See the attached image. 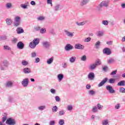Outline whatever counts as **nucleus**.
<instances>
[{
  "label": "nucleus",
  "mask_w": 125,
  "mask_h": 125,
  "mask_svg": "<svg viewBox=\"0 0 125 125\" xmlns=\"http://www.w3.org/2000/svg\"><path fill=\"white\" fill-rule=\"evenodd\" d=\"M39 43H40V39L38 38H35L32 42L29 43V47L30 48L34 49V48H36V46H37Z\"/></svg>",
  "instance_id": "f257e3e1"
},
{
  "label": "nucleus",
  "mask_w": 125,
  "mask_h": 125,
  "mask_svg": "<svg viewBox=\"0 0 125 125\" xmlns=\"http://www.w3.org/2000/svg\"><path fill=\"white\" fill-rule=\"evenodd\" d=\"M14 21V26L15 27H18L21 23V18L19 16H16L15 17Z\"/></svg>",
  "instance_id": "f03ea898"
},
{
  "label": "nucleus",
  "mask_w": 125,
  "mask_h": 125,
  "mask_svg": "<svg viewBox=\"0 0 125 125\" xmlns=\"http://www.w3.org/2000/svg\"><path fill=\"white\" fill-rule=\"evenodd\" d=\"M6 125H15L16 124L15 120L11 118H9L7 119L6 121Z\"/></svg>",
  "instance_id": "7ed1b4c3"
},
{
  "label": "nucleus",
  "mask_w": 125,
  "mask_h": 125,
  "mask_svg": "<svg viewBox=\"0 0 125 125\" xmlns=\"http://www.w3.org/2000/svg\"><path fill=\"white\" fill-rule=\"evenodd\" d=\"M42 45L44 48H45L46 49H49L51 44H50V42L47 41H43L42 42Z\"/></svg>",
  "instance_id": "20e7f679"
},
{
  "label": "nucleus",
  "mask_w": 125,
  "mask_h": 125,
  "mask_svg": "<svg viewBox=\"0 0 125 125\" xmlns=\"http://www.w3.org/2000/svg\"><path fill=\"white\" fill-rule=\"evenodd\" d=\"M108 3V2L107 1H103L97 7L98 10L100 11V7H103V6L107 7Z\"/></svg>",
  "instance_id": "39448f33"
},
{
  "label": "nucleus",
  "mask_w": 125,
  "mask_h": 125,
  "mask_svg": "<svg viewBox=\"0 0 125 125\" xmlns=\"http://www.w3.org/2000/svg\"><path fill=\"white\" fill-rule=\"evenodd\" d=\"M106 90L108 91L109 93L113 94L116 92V91L114 89H113V87L110 85H106L105 86Z\"/></svg>",
  "instance_id": "423d86ee"
},
{
  "label": "nucleus",
  "mask_w": 125,
  "mask_h": 125,
  "mask_svg": "<svg viewBox=\"0 0 125 125\" xmlns=\"http://www.w3.org/2000/svg\"><path fill=\"white\" fill-rule=\"evenodd\" d=\"M21 84L24 87L28 86V84H29V79L28 78L23 79L21 82Z\"/></svg>",
  "instance_id": "0eeeda50"
},
{
  "label": "nucleus",
  "mask_w": 125,
  "mask_h": 125,
  "mask_svg": "<svg viewBox=\"0 0 125 125\" xmlns=\"http://www.w3.org/2000/svg\"><path fill=\"white\" fill-rule=\"evenodd\" d=\"M74 47L75 49H81L83 50L84 48V46L80 43H77L75 45Z\"/></svg>",
  "instance_id": "6e6552de"
},
{
  "label": "nucleus",
  "mask_w": 125,
  "mask_h": 125,
  "mask_svg": "<svg viewBox=\"0 0 125 125\" xmlns=\"http://www.w3.org/2000/svg\"><path fill=\"white\" fill-rule=\"evenodd\" d=\"M24 46H25V45L22 42H20L17 44V47L19 49H23V48H24Z\"/></svg>",
  "instance_id": "1a4fd4ad"
},
{
  "label": "nucleus",
  "mask_w": 125,
  "mask_h": 125,
  "mask_svg": "<svg viewBox=\"0 0 125 125\" xmlns=\"http://www.w3.org/2000/svg\"><path fill=\"white\" fill-rule=\"evenodd\" d=\"M65 49L66 51H69V50H71L74 49V46L71 44H67L65 47Z\"/></svg>",
  "instance_id": "9d476101"
},
{
  "label": "nucleus",
  "mask_w": 125,
  "mask_h": 125,
  "mask_svg": "<svg viewBox=\"0 0 125 125\" xmlns=\"http://www.w3.org/2000/svg\"><path fill=\"white\" fill-rule=\"evenodd\" d=\"M107 81H108V78H104L102 82L98 84L99 87H101V86H103L106 83H107Z\"/></svg>",
  "instance_id": "9b49d317"
},
{
  "label": "nucleus",
  "mask_w": 125,
  "mask_h": 125,
  "mask_svg": "<svg viewBox=\"0 0 125 125\" xmlns=\"http://www.w3.org/2000/svg\"><path fill=\"white\" fill-rule=\"evenodd\" d=\"M103 53L106 55H110L111 53V50L109 48H105L103 50Z\"/></svg>",
  "instance_id": "f8f14e48"
},
{
  "label": "nucleus",
  "mask_w": 125,
  "mask_h": 125,
  "mask_svg": "<svg viewBox=\"0 0 125 125\" xmlns=\"http://www.w3.org/2000/svg\"><path fill=\"white\" fill-rule=\"evenodd\" d=\"M64 33L67 37H69V38H73L74 37V34L73 33L70 32L67 30H64Z\"/></svg>",
  "instance_id": "ddd939ff"
},
{
  "label": "nucleus",
  "mask_w": 125,
  "mask_h": 125,
  "mask_svg": "<svg viewBox=\"0 0 125 125\" xmlns=\"http://www.w3.org/2000/svg\"><path fill=\"white\" fill-rule=\"evenodd\" d=\"M94 73L93 72L90 73L88 75L89 80H92L94 79L95 77Z\"/></svg>",
  "instance_id": "4468645a"
},
{
  "label": "nucleus",
  "mask_w": 125,
  "mask_h": 125,
  "mask_svg": "<svg viewBox=\"0 0 125 125\" xmlns=\"http://www.w3.org/2000/svg\"><path fill=\"white\" fill-rule=\"evenodd\" d=\"M57 78H58V80L59 81V82H61V81H62V80H63V78H64V75H63V74H59L57 76Z\"/></svg>",
  "instance_id": "2eb2a0df"
},
{
  "label": "nucleus",
  "mask_w": 125,
  "mask_h": 125,
  "mask_svg": "<svg viewBox=\"0 0 125 125\" xmlns=\"http://www.w3.org/2000/svg\"><path fill=\"white\" fill-rule=\"evenodd\" d=\"M13 86V83L11 81H8L6 83V87H12Z\"/></svg>",
  "instance_id": "dca6fc26"
},
{
  "label": "nucleus",
  "mask_w": 125,
  "mask_h": 125,
  "mask_svg": "<svg viewBox=\"0 0 125 125\" xmlns=\"http://www.w3.org/2000/svg\"><path fill=\"white\" fill-rule=\"evenodd\" d=\"M23 71L24 74H30V73H31V69L26 67L23 69Z\"/></svg>",
  "instance_id": "f3484780"
},
{
  "label": "nucleus",
  "mask_w": 125,
  "mask_h": 125,
  "mask_svg": "<svg viewBox=\"0 0 125 125\" xmlns=\"http://www.w3.org/2000/svg\"><path fill=\"white\" fill-rule=\"evenodd\" d=\"M16 31L17 32V34H22L24 33V30L22 27H18L16 29Z\"/></svg>",
  "instance_id": "a211bd4d"
},
{
  "label": "nucleus",
  "mask_w": 125,
  "mask_h": 125,
  "mask_svg": "<svg viewBox=\"0 0 125 125\" xmlns=\"http://www.w3.org/2000/svg\"><path fill=\"white\" fill-rule=\"evenodd\" d=\"M97 67V66L96 65V64L93 63L90 65V66H89V69H90V70H95Z\"/></svg>",
  "instance_id": "6ab92c4d"
},
{
  "label": "nucleus",
  "mask_w": 125,
  "mask_h": 125,
  "mask_svg": "<svg viewBox=\"0 0 125 125\" xmlns=\"http://www.w3.org/2000/svg\"><path fill=\"white\" fill-rule=\"evenodd\" d=\"M5 21L7 25H8V26H10V25L12 24V20L10 19H6Z\"/></svg>",
  "instance_id": "aec40b11"
},
{
  "label": "nucleus",
  "mask_w": 125,
  "mask_h": 125,
  "mask_svg": "<svg viewBox=\"0 0 125 125\" xmlns=\"http://www.w3.org/2000/svg\"><path fill=\"white\" fill-rule=\"evenodd\" d=\"M88 1H89V0H82L81 1L80 5H81V6H83V5L86 4Z\"/></svg>",
  "instance_id": "412c9836"
},
{
  "label": "nucleus",
  "mask_w": 125,
  "mask_h": 125,
  "mask_svg": "<svg viewBox=\"0 0 125 125\" xmlns=\"http://www.w3.org/2000/svg\"><path fill=\"white\" fill-rule=\"evenodd\" d=\"M117 85H118L119 86H125V81L124 80L120 81L118 83Z\"/></svg>",
  "instance_id": "4be33fe9"
},
{
  "label": "nucleus",
  "mask_w": 125,
  "mask_h": 125,
  "mask_svg": "<svg viewBox=\"0 0 125 125\" xmlns=\"http://www.w3.org/2000/svg\"><path fill=\"white\" fill-rule=\"evenodd\" d=\"M54 59V58L53 57L50 58V59H48L47 60V63L48 64V65H50V64H51L53 62Z\"/></svg>",
  "instance_id": "5701e85b"
},
{
  "label": "nucleus",
  "mask_w": 125,
  "mask_h": 125,
  "mask_svg": "<svg viewBox=\"0 0 125 125\" xmlns=\"http://www.w3.org/2000/svg\"><path fill=\"white\" fill-rule=\"evenodd\" d=\"M104 35V33L102 31H99L97 32L96 35L97 37H102Z\"/></svg>",
  "instance_id": "b1692460"
},
{
  "label": "nucleus",
  "mask_w": 125,
  "mask_h": 125,
  "mask_svg": "<svg viewBox=\"0 0 125 125\" xmlns=\"http://www.w3.org/2000/svg\"><path fill=\"white\" fill-rule=\"evenodd\" d=\"M76 57H71L69 59V62H70V63H75V62H76Z\"/></svg>",
  "instance_id": "393cba45"
},
{
  "label": "nucleus",
  "mask_w": 125,
  "mask_h": 125,
  "mask_svg": "<svg viewBox=\"0 0 125 125\" xmlns=\"http://www.w3.org/2000/svg\"><path fill=\"white\" fill-rule=\"evenodd\" d=\"M94 63L96 64V66L97 67L98 66H99L101 64V60L98 59L95 61V62Z\"/></svg>",
  "instance_id": "a878e982"
},
{
  "label": "nucleus",
  "mask_w": 125,
  "mask_h": 125,
  "mask_svg": "<svg viewBox=\"0 0 125 125\" xmlns=\"http://www.w3.org/2000/svg\"><path fill=\"white\" fill-rule=\"evenodd\" d=\"M102 124L103 125H109V120H108L107 119L103 120Z\"/></svg>",
  "instance_id": "bb28decb"
},
{
  "label": "nucleus",
  "mask_w": 125,
  "mask_h": 125,
  "mask_svg": "<svg viewBox=\"0 0 125 125\" xmlns=\"http://www.w3.org/2000/svg\"><path fill=\"white\" fill-rule=\"evenodd\" d=\"M88 94H89V95H95V94L96 93V92H95V91H93V90H91L88 91Z\"/></svg>",
  "instance_id": "cd10ccee"
},
{
  "label": "nucleus",
  "mask_w": 125,
  "mask_h": 125,
  "mask_svg": "<svg viewBox=\"0 0 125 125\" xmlns=\"http://www.w3.org/2000/svg\"><path fill=\"white\" fill-rule=\"evenodd\" d=\"M52 112H54V113L56 112L57 111H58V107H57V106L55 105L53 106L52 108Z\"/></svg>",
  "instance_id": "c85d7f7f"
},
{
  "label": "nucleus",
  "mask_w": 125,
  "mask_h": 125,
  "mask_svg": "<svg viewBox=\"0 0 125 125\" xmlns=\"http://www.w3.org/2000/svg\"><path fill=\"white\" fill-rule=\"evenodd\" d=\"M45 108H46V106L45 105H41L38 107V109L40 111H43V110H44Z\"/></svg>",
  "instance_id": "c756f323"
},
{
  "label": "nucleus",
  "mask_w": 125,
  "mask_h": 125,
  "mask_svg": "<svg viewBox=\"0 0 125 125\" xmlns=\"http://www.w3.org/2000/svg\"><path fill=\"white\" fill-rule=\"evenodd\" d=\"M60 9V5L57 4L54 7V10L55 11H58Z\"/></svg>",
  "instance_id": "7c9ffc66"
},
{
  "label": "nucleus",
  "mask_w": 125,
  "mask_h": 125,
  "mask_svg": "<svg viewBox=\"0 0 125 125\" xmlns=\"http://www.w3.org/2000/svg\"><path fill=\"white\" fill-rule=\"evenodd\" d=\"M5 6L7 9H9V8L12 7V4L11 3H7L5 4Z\"/></svg>",
  "instance_id": "2f4dec72"
},
{
  "label": "nucleus",
  "mask_w": 125,
  "mask_h": 125,
  "mask_svg": "<svg viewBox=\"0 0 125 125\" xmlns=\"http://www.w3.org/2000/svg\"><path fill=\"white\" fill-rule=\"evenodd\" d=\"M21 64L23 66H27L29 64V62L25 60H22Z\"/></svg>",
  "instance_id": "473e14b6"
},
{
  "label": "nucleus",
  "mask_w": 125,
  "mask_h": 125,
  "mask_svg": "<svg viewBox=\"0 0 125 125\" xmlns=\"http://www.w3.org/2000/svg\"><path fill=\"white\" fill-rule=\"evenodd\" d=\"M97 111H98V108H97V107L93 106V108L92 109V112H93V113H96V112H97Z\"/></svg>",
  "instance_id": "72a5a7b5"
},
{
  "label": "nucleus",
  "mask_w": 125,
  "mask_h": 125,
  "mask_svg": "<svg viewBox=\"0 0 125 125\" xmlns=\"http://www.w3.org/2000/svg\"><path fill=\"white\" fill-rule=\"evenodd\" d=\"M65 124V122L63 119H60L59 121V125H64Z\"/></svg>",
  "instance_id": "f704fd0d"
},
{
  "label": "nucleus",
  "mask_w": 125,
  "mask_h": 125,
  "mask_svg": "<svg viewBox=\"0 0 125 125\" xmlns=\"http://www.w3.org/2000/svg\"><path fill=\"white\" fill-rule=\"evenodd\" d=\"M76 24H77L78 25V26H83V25H84L85 24V22H76Z\"/></svg>",
  "instance_id": "c9c22d12"
},
{
  "label": "nucleus",
  "mask_w": 125,
  "mask_h": 125,
  "mask_svg": "<svg viewBox=\"0 0 125 125\" xmlns=\"http://www.w3.org/2000/svg\"><path fill=\"white\" fill-rule=\"evenodd\" d=\"M3 47L5 50H11V48H10L8 45H4Z\"/></svg>",
  "instance_id": "e433bc0d"
},
{
  "label": "nucleus",
  "mask_w": 125,
  "mask_h": 125,
  "mask_svg": "<svg viewBox=\"0 0 125 125\" xmlns=\"http://www.w3.org/2000/svg\"><path fill=\"white\" fill-rule=\"evenodd\" d=\"M115 82H116V80L112 78L110 79L108 81L109 83H115Z\"/></svg>",
  "instance_id": "4c0bfd02"
},
{
  "label": "nucleus",
  "mask_w": 125,
  "mask_h": 125,
  "mask_svg": "<svg viewBox=\"0 0 125 125\" xmlns=\"http://www.w3.org/2000/svg\"><path fill=\"white\" fill-rule=\"evenodd\" d=\"M97 106V108H98L99 110H102V109H103V105L100 104H98Z\"/></svg>",
  "instance_id": "58836bf2"
},
{
  "label": "nucleus",
  "mask_w": 125,
  "mask_h": 125,
  "mask_svg": "<svg viewBox=\"0 0 125 125\" xmlns=\"http://www.w3.org/2000/svg\"><path fill=\"white\" fill-rule=\"evenodd\" d=\"M100 41H98L96 42L95 46H96V48H99V46L100 45Z\"/></svg>",
  "instance_id": "ea45409f"
},
{
  "label": "nucleus",
  "mask_w": 125,
  "mask_h": 125,
  "mask_svg": "<svg viewBox=\"0 0 125 125\" xmlns=\"http://www.w3.org/2000/svg\"><path fill=\"white\" fill-rule=\"evenodd\" d=\"M40 33L41 34H45L46 33V29L45 28H42L40 30Z\"/></svg>",
  "instance_id": "a19ab883"
},
{
  "label": "nucleus",
  "mask_w": 125,
  "mask_h": 125,
  "mask_svg": "<svg viewBox=\"0 0 125 125\" xmlns=\"http://www.w3.org/2000/svg\"><path fill=\"white\" fill-rule=\"evenodd\" d=\"M119 91L122 93H125V88L123 87H122L119 89Z\"/></svg>",
  "instance_id": "79ce46f5"
},
{
  "label": "nucleus",
  "mask_w": 125,
  "mask_h": 125,
  "mask_svg": "<svg viewBox=\"0 0 125 125\" xmlns=\"http://www.w3.org/2000/svg\"><path fill=\"white\" fill-rule=\"evenodd\" d=\"M91 41V38L90 37H88L84 39V42H89Z\"/></svg>",
  "instance_id": "37998d69"
},
{
  "label": "nucleus",
  "mask_w": 125,
  "mask_h": 125,
  "mask_svg": "<svg viewBox=\"0 0 125 125\" xmlns=\"http://www.w3.org/2000/svg\"><path fill=\"white\" fill-rule=\"evenodd\" d=\"M18 42V39L16 38H14L12 40V42L13 43H17Z\"/></svg>",
  "instance_id": "c03bdc74"
},
{
  "label": "nucleus",
  "mask_w": 125,
  "mask_h": 125,
  "mask_svg": "<svg viewBox=\"0 0 125 125\" xmlns=\"http://www.w3.org/2000/svg\"><path fill=\"white\" fill-rule=\"evenodd\" d=\"M114 62H115V60H114V59H110L108 61V64H112V63H114Z\"/></svg>",
  "instance_id": "a18cd8bd"
},
{
  "label": "nucleus",
  "mask_w": 125,
  "mask_h": 125,
  "mask_svg": "<svg viewBox=\"0 0 125 125\" xmlns=\"http://www.w3.org/2000/svg\"><path fill=\"white\" fill-rule=\"evenodd\" d=\"M102 23L103 24V25H105V26H107V25L109 24L108 21H103Z\"/></svg>",
  "instance_id": "49530a36"
},
{
  "label": "nucleus",
  "mask_w": 125,
  "mask_h": 125,
  "mask_svg": "<svg viewBox=\"0 0 125 125\" xmlns=\"http://www.w3.org/2000/svg\"><path fill=\"white\" fill-rule=\"evenodd\" d=\"M120 108H121V104H118L115 105V109H116V110H118V109H120Z\"/></svg>",
  "instance_id": "de8ad7c7"
},
{
  "label": "nucleus",
  "mask_w": 125,
  "mask_h": 125,
  "mask_svg": "<svg viewBox=\"0 0 125 125\" xmlns=\"http://www.w3.org/2000/svg\"><path fill=\"white\" fill-rule=\"evenodd\" d=\"M7 116H5L3 117H2L1 123H4V122H5V121H7Z\"/></svg>",
  "instance_id": "09e8293b"
},
{
  "label": "nucleus",
  "mask_w": 125,
  "mask_h": 125,
  "mask_svg": "<svg viewBox=\"0 0 125 125\" xmlns=\"http://www.w3.org/2000/svg\"><path fill=\"white\" fill-rule=\"evenodd\" d=\"M81 60H82V61H86V56L83 55V56L81 58Z\"/></svg>",
  "instance_id": "8fccbe9b"
},
{
  "label": "nucleus",
  "mask_w": 125,
  "mask_h": 125,
  "mask_svg": "<svg viewBox=\"0 0 125 125\" xmlns=\"http://www.w3.org/2000/svg\"><path fill=\"white\" fill-rule=\"evenodd\" d=\"M37 56V53L35 52H33L31 53V57L34 58Z\"/></svg>",
  "instance_id": "3c124183"
},
{
  "label": "nucleus",
  "mask_w": 125,
  "mask_h": 125,
  "mask_svg": "<svg viewBox=\"0 0 125 125\" xmlns=\"http://www.w3.org/2000/svg\"><path fill=\"white\" fill-rule=\"evenodd\" d=\"M55 100L57 102H59L61 100L60 97H59V96H56L55 97Z\"/></svg>",
  "instance_id": "603ef678"
},
{
  "label": "nucleus",
  "mask_w": 125,
  "mask_h": 125,
  "mask_svg": "<svg viewBox=\"0 0 125 125\" xmlns=\"http://www.w3.org/2000/svg\"><path fill=\"white\" fill-rule=\"evenodd\" d=\"M14 100H13V98L12 97H9L8 98V102H10V103H12V102H14Z\"/></svg>",
  "instance_id": "864d4df0"
},
{
  "label": "nucleus",
  "mask_w": 125,
  "mask_h": 125,
  "mask_svg": "<svg viewBox=\"0 0 125 125\" xmlns=\"http://www.w3.org/2000/svg\"><path fill=\"white\" fill-rule=\"evenodd\" d=\"M50 92L52 93V94H55L56 93V90L53 88L50 89Z\"/></svg>",
  "instance_id": "5fc2aeb1"
},
{
  "label": "nucleus",
  "mask_w": 125,
  "mask_h": 125,
  "mask_svg": "<svg viewBox=\"0 0 125 125\" xmlns=\"http://www.w3.org/2000/svg\"><path fill=\"white\" fill-rule=\"evenodd\" d=\"M65 114V111L64 110H61L59 112V115L60 116H63Z\"/></svg>",
  "instance_id": "6e6d98bb"
},
{
  "label": "nucleus",
  "mask_w": 125,
  "mask_h": 125,
  "mask_svg": "<svg viewBox=\"0 0 125 125\" xmlns=\"http://www.w3.org/2000/svg\"><path fill=\"white\" fill-rule=\"evenodd\" d=\"M67 110L68 111H72V110H73V106H72V105H68L67 106Z\"/></svg>",
  "instance_id": "4d7b16f0"
},
{
  "label": "nucleus",
  "mask_w": 125,
  "mask_h": 125,
  "mask_svg": "<svg viewBox=\"0 0 125 125\" xmlns=\"http://www.w3.org/2000/svg\"><path fill=\"white\" fill-rule=\"evenodd\" d=\"M47 3L51 4V6H52V0H47Z\"/></svg>",
  "instance_id": "13d9d810"
},
{
  "label": "nucleus",
  "mask_w": 125,
  "mask_h": 125,
  "mask_svg": "<svg viewBox=\"0 0 125 125\" xmlns=\"http://www.w3.org/2000/svg\"><path fill=\"white\" fill-rule=\"evenodd\" d=\"M38 20H39L40 21H42V20H44V17H39V18H38Z\"/></svg>",
  "instance_id": "bf43d9fd"
},
{
  "label": "nucleus",
  "mask_w": 125,
  "mask_h": 125,
  "mask_svg": "<svg viewBox=\"0 0 125 125\" xmlns=\"http://www.w3.org/2000/svg\"><path fill=\"white\" fill-rule=\"evenodd\" d=\"M117 74V70H115V71H112L110 75L111 76H114V75H116Z\"/></svg>",
  "instance_id": "052dcab7"
},
{
  "label": "nucleus",
  "mask_w": 125,
  "mask_h": 125,
  "mask_svg": "<svg viewBox=\"0 0 125 125\" xmlns=\"http://www.w3.org/2000/svg\"><path fill=\"white\" fill-rule=\"evenodd\" d=\"M108 69V66H104L103 68V71H104V72H107V69Z\"/></svg>",
  "instance_id": "680f3d73"
},
{
  "label": "nucleus",
  "mask_w": 125,
  "mask_h": 125,
  "mask_svg": "<svg viewBox=\"0 0 125 125\" xmlns=\"http://www.w3.org/2000/svg\"><path fill=\"white\" fill-rule=\"evenodd\" d=\"M55 121H51L49 123V125H55Z\"/></svg>",
  "instance_id": "e2e57ef3"
},
{
  "label": "nucleus",
  "mask_w": 125,
  "mask_h": 125,
  "mask_svg": "<svg viewBox=\"0 0 125 125\" xmlns=\"http://www.w3.org/2000/svg\"><path fill=\"white\" fill-rule=\"evenodd\" d=\"M106 43L108 44V45H112L113 42L112 41H108L106 42Z\"/></svg>",
  "instance_id": "0e129e2a"
},
{
  "label": "nucleus",
  "mask_w": 125,
  "mask_h": 125,
  "mask_svg": "<svg viewBox=\"0 0 125 125\" xmlns=\"http://www.w3.org/2000/svg\"><path fill=\"white\" fill-rule=\"evenodd\" d=\"M40 58H37L35 59V63H39V62H40Z\"/></svg>",
  "instance_id": "69168bd1"
},
{
  "label": "nucleus",
  "mask_w": 125,
  "mask_h": 125,
  "mask_svg": "<svg viewBox=\"0 0 125 125\" xmlns=\"http://www.w3.org/2000/svg\"><path fill=\"white\" fill-rule=\"evenodd\" d=\"M21 7H22V8H24V9H26V8H27V5H21Z\"/></svg>",
  "instance_id": "338daca9"
},
{
  "label": "nucleus",
  "mask_w": 125,
  "mask_h": 125,
  "mask_svg": "<svg viewBox=\"0 0 125 125\" xmlns=\"http://www.w3.org/2000/svg\"><path fill=\"white\" fill-rule=\"evenodd\" d=\"M30 4H31V5H36V2H35V1H31Z\"/></svg>",
  "instance_id": "774afa93"
}]
</instances>
